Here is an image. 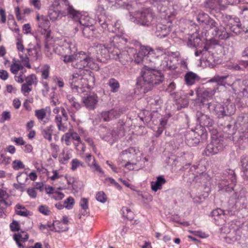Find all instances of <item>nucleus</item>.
Listing matches in <instances>:
<instances>
[{
    "label": "nucleus",
    "instance_id": "6e6552de",
    "mask_svg": "<svg viewBox=\"0 0 248 248\" xmlns=\"http://www.w3.org/2000/svg\"><path fill=\"white\" fill-rule=\"evenodd\" d=\"M227 77V76H219L218 75H217L210 79L208 81V82L216 83V87H214L213 89L207 88L203 91L201 93V97H202L204 99H208L209 98H212L215 93L218 90L217 86L218 85H224V81Z\"/></svg>",
    "mask_w": 248,
    "mask_h": 248
},
{
    "label": "nucleus",
    "instance_id": "b1692460",
    "mask_svg": "<svg viewBox=\"0 0 248 248\" xmlns=\"http://www.w3.org/2000/svg\"><path fill=\"white\" fill-rule=\"evenodd\" d=\"M211 215L217 225L223 224L225 221L226 217L224 211L220 208L214 210Z\"/></svg>",
    "mask_w": 248,
    "mask_h": 248
},
{
    "label": "nucleus",
    "instance_id": "20e7f679",
    "mask_svg": "<svg viewBox=\"0 0 248 248\" xmlns=\"http://www.w3.org/2000/svg\"><path fill=\"white\" fill-rule=\"evenodd\" d=\"M73 67L79 69H82L86 67L93 69L98 68L93 59L82 51L76 53Z\"/></svg>",
    "mask_w": 248,
    "mask_h": 248
},
{
    "label": "nucleus",
    "instance_id": "69168bd1",
    "mask_svg": "<svg viewBox=\"0 0 248 248\" xmlns=\"http://www.w3.org/2000/svg\"><path fill=\"white\" fill-rule=\"evenodd\" d=\"M96 199L99 202L104 203L107 201V196L104 192H98L96 195Z\"/></svg>",
    "mask_w": 248,
    "mask_h": 248
},
{
    "label": "nucleus",
    "instance_id": "f8f14e48",
    "mask_svg": "<svg viewBox=\"0 0 248 248\" xmlns=\"http://www.w3.org/2000/svg\"><path fill=\"white\" fill-rule=\"evenodd\" d=\"M173 58L165 53L161 55V62L159 65V68L162 70H173L175 69L176 66L173 62Z\"/></svg>",
    "mask_w": 248,
    "mask_h": 248
},
{
    "label": "nucleus",
    "instance_id": "7ed1b4c3",
    "mask_svg": "<svg viewBox=\"0 0 248 248\" xmlns=\"http://www.w3.org/2000/svg\"><path fill=\"white\" fill-rule=\"evenodd\" d=\"M94 81V77L92 73L88 72V74L82 76L78 73L73 74L69 79V83L73 92H78L79 89L88 87L90 82Z\"/></svg>",
    "mask_w": 248,
    "mask_h": 248
},
{
    "label": "nucleus",
    "instance_id": "0eeeda50",
    "mask_svg": "<svg viewBox=\"0 0 248 248\" xmlns=\"http://www.w3.org/2000/svg\"><path fill=\"white\" fill-rule=\"evenodd\" d=\"M135 16V17L131 18V20L144 26L151 25L154 19L153 13L150 9H146L140 12H136Z\"/></svg>",
    "mask_w": 248,
    "mask_h": 248
},
{
    "label": "nucleus",
    "instance_id": "bb28decb",
    "mask_svg": "<svg viewBox=\"0 0 248 248\" xmlns=\"http://www.w3.org/2000/svg\"><path fill=\"white\" fill-rule=\"evenodd\" d=\"M100 115L104 121L108 122L113 119L117 118L120 115V113L117 110L112 109L108 111H103Z\"/></svg>",
    "mask_w": 248,
    "mask_h": 248
},
{
    "label": "nucleus",
    "instance_id": "49530a36",
    "mask_svg": "<svg viewBox=\"0 0 248 248\" xmlns=\"http://www.w3.org/2000/svg\"><path fill=\"white\" fill-rule=\"evenodd\" d=\"M73 54H65V55H62L63 57V61L65 63H68L70 62H72V65H73L74 62H75V57L76 53V52H73Z\"/></svg>",
    "mask_w": 248,
    "mask_h": 248
},
{
    "label": "nucleus",
    "instance_id": "f03ea898",
    "mask_svg": "<svg viewBox=\"0 0 248 248\" xmlns=\"http://www.w3.org/2000/svg\"><path fill=\"white\" fill-rule=\"evenodd\" d=\"M197 19L199 23H204L208 26L210 29L213 30V34L216 37L220 39H226L229 38V35L227 32L225 27L221 25H218L207 14L204 13H199L197 16Z\"/></svg>",
    "mask_w": 248,
    "mask_h": 248
},
{
    "label": "nucleus",
    "instance_id": "9b49d317",
    "mask_svg": "<svg viewBox=\"0 0 248 248\" xmlns=\"http://www.w3.org/2000/svg\"><path fill=\"white\" fill-rule=\"evenodd\" d=\"M27 53L24 54L19 53V57L24 66L31 68V66L29 63V56L31 57L33 60H37L38 58V51L35 47L32 48H28L26 49Z\"/></svg>",
    "mask_w": 248,
    "mask_h": 248
},
{
    "label": "nucleus",
    "instance_id": "dca6fc26",
    "mask_svg": "<svg viewBox=\"0 0 248 248\" xmlns=\"http://www.w3.org/2000/svg\"><path fill=\"white\" fill-rule=\"evenodd\" d=\"M85 106L89 109H93L98 102L97 96L93 93L86 94L82 98Z\"/></svg>",
    "mask_w": 248,
    "mask_h": 248
},
{
    "label": "nucleus",
    "instance_id": "a19ab883",
    "mask_svg": "<svg viewBox=\"0 0 248 248\" xmlns=\"http://www.w3.org/2000/svg\"><path fill=\"white\" fill-rule=\"evenodd\" d=\"M131 58L130 57L128 52L126 51H124L121 53L120 57L118 61L123 65L126 64L129 61H131Z\"/></svg>",
    "mask_w": 248,
    "mask_h": 248
},
{
    "label": "nucleus",
    "instance_id": "423d86ee",
    "mask_svg": "<svg viewBox=\"0 0 248 248\" xmlns=\"http://www.w3.org/2000/svg\"><path fill=\"white\" fill-rule=\"evenodd\" d=\"M52 46L53 51L61 56L65 54H72L77 50L74 44L62 39L55 40L54 45Z\"/></svg>",
    "mask_w": 248,
    "mask_h": 248
},
{
    "label": "nucleus",
    "instance_id": "c03bdc74",
    "mask_svg": "<svg viewBox=\"0 0 248 248\" xmlns=\"http://www.w3.org/2000/svg\"><path fill=\"white\" fill-rule=\"evenodd\" d=\"M148 103L151 105L159 106L162 103V100L158 96H155L148 98Z\"/></svg>",
    "mask_w": 248,
    "mask_h": 248
},
{
    "label": "nucleus",
    "instance_id": "a18cd8bd",
    "mask_svg": "<svg viewBox=\"0 0 248 248\" xmlns=\"http://www.w3.org/2000/svg\"><path fill=\"white\" fill-rule=\"evenodd\" d=\"M71 169L73 171H75L80 166L83 167L84 166V163L78 159L74 158L73 159L71 162Z\"/></svg>",
    "mask_w": 248,
    "mask_h": 248
},
{
    "label": "nucleus",
    "instance_id": "bf43d9fd",
    "mask_svg": "<svg viewBox=\"0 0 248 248\" xmlns=\"http://www.w3.org/2000/svg\"><path fill=\"white\" fill-rule=\"evenodd\" d=\"M22 68V65L14 62L11 65L10 71L12 73L16 75L17 72Z\"/></svg>",
    "mask_w": 248,
    "mask_h": 248
},
{
    "label": "nucleus",
    "instance_id": "c9c22d12",
    "mask_svg": "<svg viewBox=\"0 0 248 248\" xmlns=\"http://www.w3.org/2000/svg\"><path fill=\"white\" fill-rule=\"evenodd\" d=\"M108 85L110 87L112 93H116L120 88V84L117 80L111 78L108 80Z\"/></svg>",
    "mask_w": 248,
    "mask_h": 248
},
{
    "label": "nucleus",
    "instance_id": "7c9ffc66",
    "mask_svg": "<svg viewBox=\"0 0 248 248\" xmlns=\"http://www.w3.org/2000/svg\"><path fill=\"white\" fill-rule=\"evenodd\" d=\"M240 164L243 174L248 178V155H245L241 157Z\"/></svg>",
    "mask_w": 248,
    "mask_h": 248
},
{
    "label": "nucleus",
    "instance_id": "052dcab7",
    "mask_svg": "<svg viewBox=\"0 0 248 248\" xmlns=\"http://www.w3.org/2000/svg\"><path fill=\"white\" fill-rule=\"evenodd\" d=\"M200 39L199 37L196 36L193 37L192 36L189 39L188 45L191 47H196L200 42Z\"/></svg>",
    "mask_w": 248,
    "mask_h": 248
},
{
    "label": "nucleus",
    "instance_id": "a211bd4d",
    "mask_svg": "<svg viewBox=\"0 0 248 248\" xmlns=\"http://www.w3.org/2000/svg\"><path fill=\"white\" fill-rule=\"evenodd\" d=\"M197 121L202 127H211L214 124L213 120L207 115L201 112L197 113Z\"/></svg>",
    "mask_w": 248,
    "mask_h": 248
},
{
    "label": "nucleus",
    "instance_id": "9d476101",
    "mask_svg": "<svg viewBox=\"0 0 248 248\" xmlns=\"http://www.w3.org/2000/svg\"><path fill=\"white\" fill-rule=\"evenodd\" d=\"M223 141L219 139L213 138L211 142L206 146L205 154L208 156L217 154L223 150Z\"/></svg>",
    "mask_w": 248,
    "mask_h": 248
},
{
    "label": "nucleus",
    "instance_id": "09e8293b",
    "mask_svg": "<svg viewBox=\"0 0 248 248\" xmlns=\"http://www.w3.org/2000/svg\"><path fill=\"white\" fill-rule=\"evenodd\" d=\"M55 226L54 229L55 232H64L68 230V227L66 225H64L63 223L61 221H55Z\"/></svg>",
    "mask_w": 248,
    "mask_h": 248
},
{
    "label": "nucleus",
    "instance_id": "680f3d73",
    "mask_svg": "<svg viewBox=\"0 0 248 248\" xmlns=\"http://www.w3.org/2000/svg\"><path fill=\"white\" fill-rule=\"evenodd\" d=\"M38 210L41 213L46 216L49 215L51 213L49 207L44 205L39 206L38 207Z\"/></svg>",
    "mask_w": 248,
    "mask_h": 248
},
{
    "label": "nucleus",
    "instance_id": "e2e57ef3",
    "mask_svg": "<svg viewBox=\"0 0 248 248\" xmlns=\"http://www.w3.org/2000/svg\"><path fill=\"white\" fill-rule=\"evenodd\" d=\"M28 179L27 175L24 173H20L16 177V180L19 184L23 185Z\"/></svg>",
    "mask_w": 248,
    "mask_h": 248
},
{
    "label": "nucleus",
    "instance_id": "aec40b11",
    "mask_svg": "<svg viewBox=\"0 0 248 248\" xmlns=\"http://www.w3.org/2000/svg\"><path fill=\"white\" fill-rule=\"evenodd\" d=\"M147 49L145 48V46L140 47L139 51L136 53L134 55V61L137 64H143L144 67L147 66V61L145 59V53Z\"/></svg>",
    "mask_w": 248,
    "mask_h": 248
},
{
    "label": "nucleus",
    "instance_id": "72a5a7b5",
    "mask_svg": "<svg viewBox=\"0 0 248 248\" xmlns=\"http://www.w3.org/2000/svg\"><path fill=\"white\" fill-rule=\"evenodd\" d=\"M221 3V0H208L206 2V6L212 9L224 8Z\"/></svg>",
    "mask_w": 248,
    "mask_h": 248
},
{
    "label": "nucleus",
    "instance_id": "864d4df0",
    "mask_svg": "<svg viewBox=\"0 0 248 248\" xmlns=\"http://www.w3.org/2000/svg\"><path fill=\"white\" fill-rule=\"evenodd\" d=\"M93 172H98L101 174H103L104 171L101 167L96 163L94 158H93L92 164L90 167Z\"/></svg>",
    "mask_w": 248,
    "mask_h": 248
},
{
    "label": "nucleus",
    "instance_id": "13d9d810",
    "mask_svg": "<svg viewBox=\"0 0 248 248\" xmlns=\"http://www.w3.org/2000/svg\"><path fill=\"white\" fill-rule=\"evenodd\" d=\"M75 203L74 199L72 197H68L64 202V205L65 208L67 209H71L73 208V205Z\"/></svg>",
    "mask_w": 248,
    "mask_h": 248
},
{
    "label": "nucleus",
    "instance_id": "cd10ccee",
    "mask_svg": "<svg viewBox=\"0 0 248 248\" xmlns=\"http://www.w3.org/2000/svg\"><path fill=\"white\" fill-rule=\"evenodd\" d=\"M166 182V180L163 176H160L157 177L156 181L151 182V186L152 189L154 191L156 192L158 190L162 188V185L164 184Z\"/></svg>",
    "mask_w": 248,
    "mask_h": 248
},
{
    "label": "nucleus",
    "instance_id": "603ef678",
    "mask_svg": "<svg viewBox=\"0 0 248 248\" xmlns=\"http://www.w3.org/2000/svg\"><path fill=\"white\" fill-rule=\"evenodd\" d=\"M26 84L31 86L33 84H36L37 80L35 75L31 74L25 78Z\"/></svg>",
    "mask_w": 248,
    "mask_h": 248
},
{
    "label": "nucleus",
    "instance_id": "37998d69",
    "mask_svg": "<svg viewBox=\"0 0 248 248\" xmlns=\"http://www.w3.org/2000/svg\"><path fill=\"white\" fill-rule=\"evenodd\" d=\"M35 116L40 121H43L46 116V110L44 108L36 109L34 111Z\"/></svg>",
    "mask_w": 248,
    "mask_h": 248
},
{
    "label": "nucleus",
    "instance_id": "5701e85b",
    "mask_svg": "<svg viewBox=\"0 0 248 248\" xmlns=\"http://www.w3.org/2000/svg\"><path fill=\"white\" fill-rule=\"evenodd\" d=\"M200 136L195 131H190L186 135V142L189 146H194L200 142Z\"/></svg>",
    "mask_w": 248,
    "mask_h": 248
},
{
    "label": "nucleus",
    "instance_id": "412c9836",
    "mask_svg": "<svg viewBox=\"0 0 248 248\" xmlns=\"http://www.w3.org/2000/svg\"><path fill=\"white\" fill-rule=\"evenodd\" d=\"M61 111V108H60L58 107H56L53 110V112L56 114L54 121L58 127V129L59 131H61L62 132H65L67 129V125H65V123H62V118L60 115H59V113Z\"/></svg>",
    "mask_w": 248,
    "mask_h": 248
},
{
    "label": "nucleus",
    "instance_id": "8fccbe9b",
    "mask_svg": "<svg viewBox=\"0 0 248 248\" xmlns=\"http://www.w3.org/2000/svg\"><path fill=\"white\" fill-rule=\"evenodd\" d=\"M46 175L52 181L58 179L62 176V175L60 174L58 170H53L51 173L47 171Z\"/></svg>",
    "mask_w": 248,
    "mask_h": 248
},
{
    "label": "nucleus",
    "instance_id": "ea45409f",
    "mask_svg": "<svg viewBox=\"0 0 248 248\" xmlns=\"http://www.w3.org/2000/svg\"><path fill=\"white\" fill-rule=\"evenodd\" d=\"M197 78V75L191 72L187 73L185 76L186 82L188 85L193 84Z\"/></svg>",
    "mask_w": 248,
    "mask_h": 248
},
{
    "label": "nucleus",
    "instance_id": "5fc2aeb1",
    "mask_svg": "<svg viewBox=\"0 0 248 248\" xmlns=\"http://www.w3.org/2000/svg\"><path fill=\"white\" fill-rule=\"evenodd\" d=\"M123 214L125 217L129 220L133 219V213L130 209H128L126 207H123L122 209Z\"/></svg>",
    "mask_w": 248,
    "mask_h": 248
},
{
    "label": "nucleus",
    "instance_id": "774afa93",
    "mask_svg": "<svg viewBox=\"0 0 248 248\" xmlns=\"http://www.w3.org/2000/svg\"><path fill=\"white\" fill-rule=\"evenodd\" d=\"M31 86L24 83L21 86V91L25 96H27L29 93L31 91L32 88Z\"/></svg>",
    "mask_w": 248,
    "mask_h": 248
},
{
    "label": "nucleus",
    "instance_id": "f704fd0d",
    "mask_svg": "<svg viewBox=\"0 0 248 248\" xmlns=\"http://www.w3.org/2000/svg\"><path fill=\"white\" fill-rule=\"evenodd\" d=\"M53 128L54 126L51 125L46 127L42 131L44 138L49 141L52 140V134L53 132Z\"/></svg>",
    "mask_w": 248,
    "mask_h": 248
},
{
    "label": "nucleus",
    "instance_id": "de8ad7c7",
    "mask_svg": "<svg viewBox=\"0 0 248 248\" xmlns=\"http://www.w3.org/2000/svg\"><path fill=\"white\" fill-rule=\"evenodd\" d=\"M225 108L226 116H230L233 114L235 111V107L233 103H229L224 106Z\"/></svg>",
    "mask_w": 248,
    "mask_h": 248
},
{
    "label": "nucleus",
    "instance_id": "393cba45",
    "mask_svg": "<svg viewBox=\"0 0 248 248\" xmlns=\"http://www.w3.org/2000/svg\"><path fill=\"white\" fill-rule=\"evenodd\" d=\"M170 31V28L166 25L158 24L156 27L155 35L159 38H164L168 35Z\"/></svg>",
    "mask_w": 248,
    "mask_h": 248
},
{
    "label": "nucleus",
    "instance_id": "4d7b16f0",
    "mask_svg": "<svg viewBox=\"0 0 248 248\" xmlns=\"http://www.w3.org/2000/svg\"><path fill=\"white\" fill-rule=\"evenodd\" d=\"M60 16V12L58 11L50 9L48 12V16L52 21H55L58 19Z\"/></svg>",
    "mask_w": 248,
    "mask_h": 248
},
{
    "label": "nucleus",
    "instance_id": "c756f323",
    "mask_svg": "<svg viewBox=\"0 0 248 248\" xmlns=\"http://www.w3.org/2000/svg\"><path fill=\"white\" fill-rule=\"evenodd\" d=\"M8 198V194L5 190L0 189V209H4L8 205H10L11 203H8L7 200Z\"/></svg>",
    "mask_w": 248,
    "mask_h": 248
},
{
    "label": "nucleus",
    "instance_id": "473e14b6",
    "mask_svg": "<svg viewBox=\"0 0 248 248\" xmlns=\"http://www.w3.org/2000/svg\"><path fill=\"white\" fill-rule=\"evenodd\" d=\"M89 200L86 198H82L79 202V205L83 211L79 214V217L80 218L81 216H85L88 214Z\"/></svg>",
    "mask_w": 248,
    "mask_h": 248
},
{
    "label": "nucleus",
    "instance_id": "4c0bfd02",
    "mask_svg": "<svg viewBox=\"0 0 248 248\" xmlns=\"http://www.w3.org/2000/svg\"><path fill=\"white\" fill-rule=\"evenodd\" d=\"M80 29L82 30L83 35L87 38L93 37L94 34V27L93 25L87 26Z\"/></svg>",
    "mask_w": 248,
    "mask_h": 248
},
{
    "label": "nucleus",
    "instance_id": "79ce46f5",
    "mask_svg": "<svg viewBox=\"0 0 248 248\" xmlns=\"http://www.w3.org/2000/svg\"><path fill=\"white\" fill-rule=\"evenodd\" d=\"M16 211L17 215L27 217L29 214V212L24 207L20 204H17L16 206Z\"/></svg>",
    "mask_w": 248,
    "mask_h": 248
},
{
    "label": "nucleus",
    "instance_id": "ddd939ff",
    "mask_svg": "<svg viewBox=\"0 0 248 248\" xmlns=\"http://www.w3.org/2000/svg\"><path fill=\"white\" fill-rule=\"evenodd\" d=\"M96 58L101 62H106L110 59V50L105 46L100 44L96 46Z\"/></svg>",
    "mask_w": 248,
    "mask_h": 248
},
{
    "label": "nucleus",
    "instance_id": "4be33fe9",
    "mask_svg": "<svg viewBox=\"0 0 248 248\" xmlns=\"http://www.w3.org/2000/svg\"><path fill=\"white\" fill-rule=\"evenodd\" d=\"M13 238L19 248H24L25 246L23 243L28 240L29 235L26 232L21 231L17 234H15Z\"/></svg>",
    "mask_w": 248,
    "mask_h": 248
},
{
    "label": "nucleus",
    "instance_id": "58836bf2",
    "mask_svg": "<svg viewBox=\"0 0 248 248\" xmlns=\"http://www.w3.org/2000/svg\"><path fill=\"white\" fill-rule=\"evenodd\" d=\"M72 157L71 154L70 152L65 151L63 150L62 153L60 154L59 157V161L62 164H66L68 160Z\"/></svg>",
    "mask_w": 248,
    "mask_h": 248
},
{
    "label": "nucleus",
    "instance_id": "338daca9",
    "mask_svg": "<svg viewBox=\"0 0 248 248\" xmlns=\"http://www.w3.org/2000/svg\"><path fill=\"white\" fill-rule=\"evenodd\" d=\"M50 67L48 65H45L42 70V77L44 79H46L49 77Z\"/></svg>",
    "mask_w": 248,
    "mask_h": 248
},
{
    "label": "nucleus",
    "instance_id": "6ab92c4d",
    "mask_svg": "<svg viewBox=\"0 0 248 248\" xmlns=\"http://www.w3.org/2000/svg\"><path fill=\"white\" fill-rule=\"evenodd\" d=\"M131 154L128 150H124L122 152L119 157L118 161L122 163L123 161L126 162L124 167L127 168L129 170H133L134 169L135 164L131 163L129 162V158L130 157Z\"/></svg>",
    "mask_w": 248,
    "mask_h": 248
},
{
    "label": "nucleus",
    "instance_id": "2eb2a0df",
    "mask_svg": "<svg viewBox=\"0 0 248 248\" xmlns=\"http://www.w3.org/2000/svg\"><path fill=\"white\" fill-rule=\"evenodd\" d=\"M74 21L78 22V26L75 28V30L77 31L78 28H81L87 26L93 25V19L87 16L81 15L79 12V16L77 18L70 17Z\"/></svg>",
    "mask_w": 248,
    "mask_h": 248
},
{
    "label": "nucleus",
    "instance_id": "3c124183",
    "mask_svg": "<svg viewBox=\"0 0 248 248\" xmlns=\"http://www.w3.org/2000/svg\"><path fill=\"white\" fill-rule=\"evenodd\" d=\"M109 50L110 51H111V53H110V58L118 61L121 53L120 50L117 48H112L111 47H109Z\"/></svg>",
    "mask_w": 248,
    "mask_h": 248
},
{
    "label": "nucleus",
    "instance_id": "2f4dec72",
    "mask_svg": "<svg viewBox=\"0 0 248 248\" xmlns=\"http://www.w3.org/2000/svg\"><path fill=\"white\" fill-rule=\"evenodd\" d=\"M102 139L104 140L112 143L117 138V135L116 133L110 129H108L106 132V135H101Z\"/></svg>",
    "mask_w": 248,
    "mask_h": 248
},
{
    "label": "nucleus",
    "instance_id": "c85d7f7f",
    "mask_svg": "<svg viewBox=\"0 0 248 248\" xmlns=\"http://www.w3.org/2000/svg\"><path fill=\"white\" fill-rule=\"evenodd\" d=\"M235 194L238 202L243 204L246 203V201L248 200V193L245 189H242L239 192H235Z\"/></svg>",
    "mask_w": 248,
    "mask_h": 248
},
{
    "label": "nucleus",
    "instance_id": "e433bc0d",
    "mask_svg": "<svg viewBox=\"0 0 248 248\" xmlns=\"http://www.w3.org/2000/svg\"><path fill=\"white\" fill-rule=\"evenodd\" d=\"M215 113L219 118H222L226 116L225 108L224 105L220 104H217L214 107Z\"/></svg>",
    "mask_w": 248,
    "mask_h": 248
},
{
    "label": "nucleus",
    "instance_id": "39448f33",
    "mask_svg": "<svg viewBox=\"0 0 248 248\" xmlns=\"http://www.w3.org/2000/svg\"><path fill=\"white\" fill-rule=\"evenodd\" d=\"M236 183V176L233 170H225L222 176L221 180L218 184L220 190L230 192L233 190V186Z\"/></svg>",
    "mask_w": 248,
    "mask_h": 248
},
{
    "label": "nucleus",
    "instance_id": "4468645a",
    "mask_svg": "<svg viewBox=\"0 0 248 248\" xmlns=\"http://www.w3.org/2000/svg\"><path fill=\"white\" fill-rule=\"evenodd\" d=\"M152 3L156 7L158 11L162 14V16H170L171 12L168 7L169 1L167 0H152Z\"/></svg>",
    "mask_w": 248,
    "mask_h": 248
},
{
    "label": "nucleus",
    "instance_id": "a878e982",
    "mask_svg": "<svg viewBox=\"0 0 248 248\" xmlns=\"http://www.w3.org/2000/svg\"><path fill=\"white\" fill-rule=\"evenodd\" d=\"M36 19L38 21V26L40 28L44 30L45 32L49 31L50 22L46 16H39V15L36 16Z\"/></svg>",
    "mask_w": 248,
    "mask_h": 248
},
{
    "label": "nucleus",
    "instance_id": "1a4fd4ad",
    "mask_svg": "<svg viewBox=\"0 0 248 248\" xmlns=\"http://www.w3.org/2000/svg\"><path fill=\"white\" fill-rule=\"evenodd\" d=\"M145 48L147 49L145 53L147 63H153L155 68H159V65L161 62V55L163 54V51L159 49L153 50L148 46H145Z\"/></svg>",
    "mask_w": 248,
    "mask_h": 248
},
{
    "label": "nucleus",
    "instance_id": "f3484780",
    "mask_svg": "<svg viewBox=\"0 0 248 248\" xmlns=\"http://www.w3.org/2000/svg\"><path fill=\"white\" fill-rule=\"evenodd\" d=\"M63 5L64 13L69 17L77 18L79 16V12L75 10L72 5L70 4L68 0H60Z\"/></svg>",
    "mask_w": 248,
    "mask_h": 248
},
{
    "label": "nucleus",
    "instance_id": "0e129e2a",
    "mask_svg": "<svg viewBox=\"0 0 248 248\" xmlns=\"http://www.w3.org/2000/svg\"><path fill=\"white\" fill-rule=\"evenodd\" d=\"M13 168L15 170H18L25 168V165L22 161L18 160H15L13 162Z\"/></svg>",
    "mask_w": 248,
    "mask_h": 248
},
{
    "label": "nucleus",
    "instance_id": "6e6d98bb",
    "mask_svg": "<svg viewBox=\"0 0 248 248\" xmlns=\"http://www.w3.org/2000/svg\"><path fill=\"white\" fill-rule=\"evenodd\" d=\"M67 98L69 103L73 107L77 109L80 108V104L77 102V99L73 96L72 95H68Z\"/></svg>",
    "mask_w": 248,
    "mask_h": 248
},
{
    "label": "nucleus",
    "instance_id": "f257e3e1",
    "mask_svg": "<svg viewBox=\"0 0 248 248\" xmlns=\"http://www.w3.org/2000/svg\"><path fill=\"white\" fill-rule=\"evenodd\" d=\"M154 68L145 66L142 70L143 80L141 82V90L145 93L151 90L155 85H158L164 80L163 75Z\"/></svg>",
    "mask_w": 248,
    "mask_h": 248
}]
</instances>
